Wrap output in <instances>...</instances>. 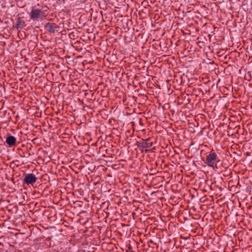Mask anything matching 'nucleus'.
<instances>
[{
	"mask_svg": "<svg viewBox=\"0 0 252 252\" xmlns=\"http://www.w3.org/2000/svg\"><path fill=\"white\" fill-rule=\"evenodd\" d=\"M48 15L47 10H41L36 8L35 7H32L30 17L33 21H39L46 17Z\"/></svg>",
	"mask_w": 252,
	"mask_h": 252,
	"instance_id": "obj_1",
	"label": "nucleus"
},
{
	"mask_svg": "<svg viewBox=\"0 0 252 252\" xmlns=\"http://www.w3.org/2000/svg\"><path fill=\"white\" fill-rule=\"evenodd\" d=\"M220 161V159L213 149L206 156L205 163L209 166L214 168L217 166L218 162Z\"/></svg>",
	"mask_w": 252,
	"mask_h": 252,
	"instance_id": "obj_2",
	"label": "nucleus"
},
{
	"mask_svg": "<svg viewBox=\"0 0 252 252\" xmlns=\"http://www.w3.org/2000/svg\"><path fill=\"white\" fill-rule=\"evenodd\" d=\"M45 28L50 33H54L56 31H59L60 27L54 23L48 22L46 24Z\"/></svg>",
	"mask_w": 252,
	"mask_h": 252,
	"instance_id": "obj_3",
	"label": "nucleus"
},
{
	"mask_svg": "<svg viewBox=\"0 0 252 252\" xmlns=\"http://www.w3.org/2000/svg\"><path fill=\"white\" fill-rule=\"evenodd\" d=\"M37 178L35 175L32 173H29L26 175L24 179V183L29 185L33 184L36 181Z\"/></svg>",
	"mask_w": 252,
	"mask_h": 252,
	"instance_id": "obj_4",
	"label": "nucleus"
},
{
	"mask_svg": "<svg viewBox=\"0 0 252 252\" xmlns=\"http://www.w3.org/2000/svg\"><path fill=\"white\" fill-rule=\"evenodd\" d=\"M16 138L13 136H9L6 138V143L8 145L9 147H12L15 145Z\"/></svg>",
	"mask_w": 252,
	"mask_h": 252,
	"instance_id": "obj_5",
	"label": "nucleus"
},
{
	"mask_svg": "<svg viewBox=\"0 0 252 252\" xmlns=\"http://www.w3.org/2000/svg\"><path fill=\"white\" fill-rule=\"evenodd\" d=\"M26 26L25 21L21 18H18L16 21V28L17 29H22Z\"/></svg>",
	"mask_w": 252,
	"mask_h": 252,
	"instance_id": "obj_6",
	"label": "nucleus"
},
{
	"mask_svg": "<svg viewBox=\"0 0 252 252\" xmlns=\"http://www.w3.org/2000/svg\"><path fill=\"white\" fill-rule=\"evenodd\" d=\"M142 146L143 148H150L153 146V142L150 141V138H148L145 140H143L141 143Z\"/></svg>",
	"mask_w": 252,
	"mask_h": 252,
	"instance_id": "obj_7",
	"label": "nucleus"
},
{
	"mask_svg": "<svg viewBox=\"0 0 252 252\" xmlns=\"http://www.w3.org/2000/svg\"><path fill=\"white\" fill-rule=\"evenodd\" d=\"M148 152V150H146L145 152L147 153Z\"/></svg>",
	"mask_w": 252,
	"mask_h": 252,
	"instance_id": "obj_8",
	"label": "nucleus"
},
{
	"mask_svg": "<svg viewBox=\"0 0 252 252\" xmlns=\"http://www.w3.org/2000/svg\"><path fill=\"white\" fill-rule=\"evenodd\" d=\"M126 252H134L133 251H130V252L127 251Z\"/></svg>",
	"mask_w": 252,
	"mask_h": 252,
	"instance_id": "obj_9",
	"label": "nucleus"
}]
</instances>
